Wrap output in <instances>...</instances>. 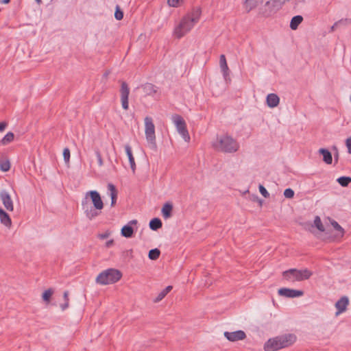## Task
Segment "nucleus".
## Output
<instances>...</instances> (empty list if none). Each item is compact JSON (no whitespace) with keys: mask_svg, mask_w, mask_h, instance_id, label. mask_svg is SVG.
I'll use <instances>...</instances> for the list:
<instances>
[{"mask_svg":"<svg viewBox=\"0 0 351 351\" xmlns=\"http://www.w3.org/2000/svg\"><path fill=\"white\" fill-rule=\"evenodd\" d=\"M82 208L90 220L99 215L100 210L104 208V202L99 193L97 191H88L82 201Z\"/></svg>","mask_w":351,"mask_h":351,"instance_id":"obj_1","label":"nucleus"},{"mask_svg":"<svg viewBox=\"0 0 351 351\" xmlns=\"http://www.w3.org/2000/svg\"><path fill=\"white\" fill-rule=\"evenodd\" d=\"M296 340L293 334H285L269 339L264 345L265 351H276L292 345Z\"/></svg>","mask_w":351,"mask_h":351,"instance_id":"obj_2","label":"nucleus"},{"mask_svg":"<svg viewBox=\"0 0 351 351\" xmlns=\"http://www.w3.org/2000/svg\"><path fill=\"white\" fill-rule=\"evenodd\" d=\"M213 146L216 149L225 153H234L239 148L238 142L228 135L218 136Z\"/></svg>","mask_w":351,"mask_h":351,"instance_id":"obj_3","label":"nucleus"},{"mask_svg":"<svg viewBox=\"0 0 351 351\" xmlns=\"http://www.w3.org/2000/svg\"><path fill=\"white\" fill-rule=\"evenodd\" d=\"M312 275L313 272L306 268L304 269H289L282 272L283 278L291 282L308 280Z\"/></svg>","mask_w":351,"mask_h":351,"instance_id":"obj_4","label":"nucleus"},{"mask_svg":"<svg viewBox=\"0 0 351 351\" xmlns=\"http://www.w3.org/2000/svg\"><path fill=\"white\" fill-rule=\"evenodd\" d=\"M122 276L121 272L116 269H108L101 271L96 278V282L102 285H109L117 282Z\"/></svg>","mask_w":351,"mask_h":351,"instance_id":"obj_5","label":"nucleus"},{"mask_svg":"<svg viewBox=\"0 0 351 351\" xmlns=\"http://www.w3.org/2000/svg\"><path fill=\"white\" fill-rule=\"evenodd\" d=\"M144 121L145 134L148 146L152 149L155 150L157 148V145L156 142L155 125L153 123V119L150 117H146Z\"/></svg>","mask_w":351,"mask_h":351,"instance_id":"obj_6","label":"nucleus"},{"mask_svg":"<svg viewBox=\"0 0 351 351\" xmlns=\"http://www.w3.org/2000/svg\"><path fill=\"white\" fill-rule=\"evenodd\" d=\"M171 120L175 124L178 133L186 142H189L190 141V136L184 119L180 115L175 114L172 115Z\"/></svg>","mask_w":351,"mask_h":351,"instance_id":"obj_7","label":"nucleus"},{"mask_svg":"<svg viewBox=\"0 0 351 351\" xmlns=\"http://www.w3.org/2000/svg\"><path fill=\"white\" fill-rule=\"evenodd\" d=\"M195 24V23L192 21V19H189V16H185L181 21L180 25L176 28L174 34L180 38L189 32Z\"/></svg>","mask_w":351,"mask_h":351,"instance_id":"obj_8","label":"nucleus"},{"mask_svg":"<svg viewBox=\"0 0 351 351\" xmlns=\"http://www.w3.org/2000/svg\"><path fill=\"white\" fill-rule=\"evenodd\" d=\"M278 293L280 296L294 298L302 296L304 295V291L302 290H296L289 288H280L278 289Z\"/></svg>","mask_w":351,"mask_h":351,"instance_id":"obj_9","label":"nucleus"},{"mask_svg":"<svg viewBox=\"0 0 351 351\" xmlns=\"http://www.w3.org/2000/svg\"><path fill=\"white\" fill-rule=\"evenodd\" d=\"M120 93H121V100L122 108L124 110H128L129 108L128 97H129V94H130V89H129V87L125 82H123L121 83Z\"/></svg>","mask_w":351,"mask_h":351,"instance_id":"obj_10","label":"nucleus"},{"mask_svg":"<svg viewBox=\"0 0 351 351\" xmlns=\"http://www.w3.org/2000/svg\"><path fill=\"white\" fill-rule=\"evenodd\" d=\"M0 199L4 207L8 211H12L14 210L12 199L10 195L6 190L3 189L0 191Z\"/></svg>","mask_w":351,"mask_h":351,"instance_id":"obj_11","label":"nucleus"},{"mask_svg":"<svg viewBox=\"0 0 351 351\" xmlns=\"http://www.w3.org/2000/svg\"><path fill=\"white\" fill-rule=\"evenodd\" d=\"M138 223L136 219L130 221L126 225L123 226L121 230V236L125 238H132L134 235L133 225H136Z\"/></svg>","mask_w":351,"mask_h":351,"instance_id":"obj_12","label":"nucleus"},{"mask_svg":"<svg viewBox=\"0 0 351 351\" xmlns=\"http://www.w3.org/2000/svg\"><path fill=\"white\" fill-rule=\"evenodd\" d=\"M225 337L230 341H237L239 340H243L246 337V335L244 331L239 330L234 332H224Z\"/></svg>","mask_w":351,"mask_h":351,"instance_id":"obj_13","label":"nucleus"},{"mask_svg":"<svg viewBox=\"0 0 351 351\" xmlns=\"http://www.w3.org/2000/svg\"><path fill=\"white\" fill-rule=\"evenodd\" d=\"M331 225L337 232L335 235L330 237V241H335L336 239L342 238L344 234L343 228L335 220L331 221Z\"/></svg>","mask_w":351,"mask_h":351,"instance_id":"obj_14","label":"nucleus"},{"mask_svg":"<svg viewBox=\"0 0 351 351\" xmlns=\"http://www.w3.org/2000/svg\"><path fill=\"white\" fill-rule=\"evenodd\" d=\"M108 195L111 199L110 206L112 207H113L115 206L116 202H117L118 191H117L115 186L112 183L108 184Z\"/></svg>","mask_w":351,"mask_h":351,"instance_id":"obj_15","label":"nucleus"},{"mask_svg":"<svg viewBox=\"0 0 351 351\" xmlns=\"http://www.w3.org/2000/svg\"><path fill=\"white\" fill-rule=\"evenodd\" d=\"M141 88L145 96H152L158 91V87L151 83H146L142 85Z\"/></svg>","mask_w":351,"mask_h":351,"instance_id":"obj_16","label":"nucleus"},{"mask_svg":"<svg viewBox=\"0 0 351 351\" xmlns=\"http://www.w3.org/2000/svg\"><path fill=\"white\" fill-rule=\"evenodd\" d=\"M349 304V300L347 296L341 297L335 304V307L338 310L337 314L346 311Z\"/></svg>","mask_w":351,"mask_h":351,"instance_id":"obj_17","label":"nucleus"},{"mask_svg":"<svg viewBox=\"0 0 351 351\" xmlns=\"http://www.w3.org/2000/svg\"><path fill=\"white\" fill-rule=\"evenodd\" d=\"M219 65L221 70V72L223 73V77L225 80L227 79V77L229 75V68L227 64L226 56L223 54H221L219 58Z\"/></svg>","mask_w":351,"mask_h":351,"instance_id":"obj_18","label":"nucleus"},{"mask_svg":"<svg viewBox=\"0 0 351 351\" xmlns=\"http://www.w3.org/2000/svg\"><path fill=\"white\" fill-rule=\"evenodd\" d=\"M266 102L269 107L275 108L279 104L280 98L276 94L270 93L267 96Z\"/></svg>","mask_w":351,"mask_h":351,"instance_id":"obj_19","label":"nucleus"},{"mask_svg":"<svg viewBox=\"0 0 351 351\" xmlns=\"http://www.w3.org/2000/svg\"><path fill=\"white\" fill-rule=\"evenodd\" d=\"M318 152L320 155H322L323 156V161L328 164V165H330L332 163V154L331 152L326 149V148H320L319 150H318Z\"/></svg>","mask_w":351,"mask_h":351,"instance_id":"obj_20","label":"nucleus"},{"mask_svg":"<svg viewBox=\"0 0 351 351\" xmlns=\"http://www.w3.org/2000/svg\"><path fill=\"white\" fill-rule=\"evenodd\" d=\"M0 221L5 226L10 228L12 221L10 215L1 208H0Z\"/></svg>","mask_w":351,"mask_h":351,"instance_id":"obj_21","label":"nucleus"},{"mask_svg":"<svg viewBox=\"0 0 351 351\" xmlns=\"http://www.w3.org/2000/svg\"><path fill=\"white\" fill-rule=\"evenodd\" d=\"M125 150L126 154L129 159L130 167H131L132 171L134 172L135 169H136V163H135L134 158L132 154V148L130 146V145L127 144L125 145Z\"/></svg>","mask_w":351,"mask_h":351,"instance_id":"obj_22","label":"nucleus"},{"mask_svg":"<svg viewBox=\"0 0 351 351\" xmlns=\"http://www.w3.org/2000/svg\"><path fill=\"white\" fill-rule=\"evenodd\" d=\"M173 210V205L171 203H165L162 208V215L165 219H169L171 217Z\"/></svg>","mask_w":351,"mask_h":351,"instance_id":"obj_23","label":"nucleus"},{"mask_svg":"<svg viewBox=\"0 0 351 351\" xmlns=\"http://www.w3.org/2000/svg\"><path fill=\"white\" fill-rule=\"evenodd\" d=\"M263 3V0H245L244 5L247 12H250L259 4Z\"/></svg>","mask_w":351,"mask_h":351,"instance_id":"obj_24","label":"nucleus"},{"mask_svg":"<svg viewBox=\"0 0 351 351\" xmlns=\"http://www.w3.org/2000/svg\"><path fill=\"white\" fill-rule=\"evenodd\" d=\"M201 13H202V11L199 8H195L193 9V10L191 13H189L186 15V16H189V19H192V21H193L196 23H197V21L199 19Z\"/></svg>","mask_w":351,"mask_h":351,"instance_id":"obj_25","label":"nucleus"},{"mask_svg":"<svg viewBox=\"0 0 351 351\" xmlns=\"http://www.w3.org/2000/svg\"><path fill=\"white\" fill-rule=\"evenodd\" d=\"M303 17L301 15H296L293 16L290 22V28L293 30L298 29L299 25L302 22Z\"/></svg>","mask_w":351,"mask_h":351,"instance_id":"obj_26","label":"nucleus"},{"mask_svg":"<svg viewBox=\"0 0 351 351\" xmlns=\"http://www.w3.org/2000/svg\"><path fill=\"white\" fill-rule=\"evenodd\" d=\"M162 221L158 217H155L151 219L149 223V228L154 231L158 230L162 227Z\"/></svg>","mask_w":351,"mask_h":351,"instance_id":"obj_27","label":"nucleus"},{"mask_svg":"<svg viewBox=\"0 0 351 351\" xmlns=\"http://www.w3.org/2000/svg\"><path fill=\"white\" fill-rule=\"evenodd\" d=\"M14 138V133L9 132H8L4 137L1 140L0 144L2 145H5L11 143Z\"/></svg>","mask_w":351,"mask_h":351,"instance_id":"obj_28","label":"nucleus"},{"mask_svg":"<svg viewBox=\"0 0 351 351\" xmlns=\"http://www.w3.org/2000/svg\"><path fill=\"white\" fill-rule=\"evenodd\" d=\"M337 182L343 187L348 186L351 183V177L341 176L337 178Z\"/></svg>","mask_w":351,"mask_h":351,"instance_id":"obj_29","label":"nucleus"},{"mask_svg":"<svg viewBox=\"0 0 351 351\" xmlns=\"http://www.w3.org/2000/svg\"><path fill=\"white\" fill-rule=\"evenodd\" d=\"M351 21L348 19H341L339 21L335 22L333 25L331 26L330 32H334L335 29L339 28V24H350Z\"/></svg>","mask_w":351,"mask_h":351,"instance_id":"obj_30","label":"nucleus"},{"mask_svg":"<svg viewBox=\"0 0 351 351\" xmlns=\"http://www.w3.org/2000/svg\"><path fill=\"white\" fill-rule=\"evenodd\" d=\"M160 254V251L158 248H154L149 250L148 257L149 259L155 261L159 258Z\"/></svg>","mask_w":351,"mask_h":351,"instance_id":"obj_31","label":"nucleus"},{"mask_svg":"<svg viewBox=\"0 0 351 351\" xmlns=\"http://www.w3.org/2000/svg\"><path fill=\"white\" fill-rule=\"evenodd\" d=\"M314 226L321 232H324L325 228L321 219L319 216H316L314 219Z\"/></svg>","mask_w":351,"mask_h":351,"instance_id":"obj_32","label":"nucleus"},{"mask_svg":"<svg viewBox=\"0 0 351 351\" xmlns=\"http://www.w3.org/2000/svg\"><path fill=\"white\" fill-rule=\"evenodd\" d=\"M63 298L64 300V302L60 304V307L62 311L66 310L69 307V291H65L63 293Z\"/></svg>","mask_w":351,"mask_h":351,"instance_id":"obj_33","label":"nucleus"},{"mask_svg":"<svg viewBox=\"0 0 351 351\" xmlns=\"http://www.w3.org/2000/svg\"><path fill=\"white\" fill-rule=\"evenodd\" d=\"M53 293V291L51 289H49L46 291H45V292L43 293V300L45 301V302H49L50 300V298L52 295V294Z\"/></svg>","mask_w":351,"mask_h":351,"instance_id":"obj_34","label":"nucleus"},{"mask_svg":"<svg viewBox=\"0 0 351 351\" xmlns=\"http://www.w3.org/2000/svg\"><path fill=\"white\" fill-rule=\"evenodd\" d=\"M114 17L118 21H120L123 18V12L121 10L119 5H118L116 6Z\"/></svg>","mask_w":351,"mask_h":351,"instance_id":"obj_35","label":"nucleus"},{"mask_svg":"<svg viewBox=\"0 0 351 351\" xmlns=\"http://www.w3.org/2000/svg\"><path fill=\"white\" fill-rule=\"evenodd\" d=\"M283 194L286 198L291 199L294 197L295 193L293 189H291V188H288L284 191Z\"/></svg>","mask_w":351,"mask_h":351,"instance_id":"obj_36","label":"nucleus"},{"mask_svg":"<svg viewBox=\"0 0 351 351\" xmlns=\"http://www.w3.org/2000/svg\"><path fill=\"white\" fill-rule=\"evenodd\" d=\"M10 168V164L9 161L2 162L0 164V169L1 171L5 172L8 171Z\"/></svg>","mask_w":351,"mask_h":351,"instance_id":"obj_37","label":"nucleus"},{"mask_svg":"<svg viewBox=\"0 0 351 351\" xmlns=\"http://www.w3.org/2000/svg\"><path fill=\"white\" fill-rule=\"evenodd\" d=\"M258 189H259V191H260L261 194L264 197L267 198L269 197V193H268L267 189L263 185L260 184L258 186Z\"/></svg>","mask_w":351,"mask_h":351,"instance_id":"obj_38","label":"nucleus"},{"mask_svg":"<svg viewBox=\"0 0 351 351\" xmlns=\"http://www.w3.org/2000/svg\"><path fill=\"white\" fill-rule=\"evenodd\" d=\"M167 295V294L163 291H161L158 294V295L154 299V302L155 303H157V302H159L160 301H161L165 296Z\"/></svg>","mask_w":351,"mask_h":351,"instance_id":"obj_39","label":"nucleus"},{"mask_svg":"<svg viewBox=\"0 0 351 351\" xmlns=\"http://www.w3.org/2000/svg\"><path fill=\"white\" fill-rule=\"evenodd\" d=\"M63 157L65 162H69L70 159V150L66 147L63 150Z\"/></svg>","mask_w":351,"mask_h":351,"instance_id":"obj_40","label":"nucleus"},{"mask_svg":"<svg viewBox=\"0 0 351 351\" xmlns=\"http://www.w3.org/2000/svg\"><path fill=\"white\" fill-rule=\"evenodd\" d=\"M181 1L182 0H168L167 2L169 6L176 8L179 6Z\"/></svg>","mask_w":351,"mask_h":351,"instance_id":"obj_41","label":"nucleus"},{"mask_svg":"<svg viewBox=\"0 0 351 351\" xmlns=\"http://www.w3.org/2000/svg\"><path fill=\"white\" fill-rule=\"evenodd\" d=\"M110 232L109 230H107L104 233L99 234L98 237L100 239L103 240V239H106L110 237Z\"/></svg>","mask_w":351,"mask_h":351,"instance_id":"obj_42","label":"nucleus"},{"mask_svg":"<svg viewBox=\"0 0 351 351\" xmlns=\"http://www.w3.org/2000/svg\"><path fill=\"white\" fill-rule=\"evenodd\" d=\"M346 144L348 148V152L351 154V137L346 139Z\"/></svg>","mask_w":351,"mask_h":351,"instance_id":"obj_43","label":"nucleus"},{"mask_svg":"<svg viewBox=\"0 0 351 351\" xmlns=\"http://www.w3.org/2000/svg\"><path fill=\"white\" fill-rule=\"evenodd\" d=\"M96 155H97V158L99 165V166H102L103 165V160H102V158H101V156L100 153L99 152H96Z\"/></svg>","mask_w":351,"mask_h":351,"instance_id":"obj_44","label":"nucleus"},{"mask_svg":"<svg viewBox=\"0 0 351 351\" xmlns=\"http://www.w3.org/2000/svg\"><path fill=\"white\" fill-rule=\"evenodd\" d=\"M7 126V123L5 122H0V132H3Z\"/></svg>","mask_w":351,"mask_h":351,"instance_id":"obj_45","label":"nucleus"},{"mask_svg":"<svg viewBox=\"0 0 351 351\" xmlns=\"http://www.w3.org/2000/svg\"><path fill=\"white\" fill-rule=\"evenodd\" d=\"M173 289V287L171 285L167 286L165 289H164L162 291L167 295L168 293H169Z\"/></svg>","mask_w":351,"mask_h":351,"instance_id":"obj_46","label":"nucleus"},{"mask_svg":"<svg viewBox=\"0 0 351 351\" xmlns=\"http://www.w3.org/2000/svg\"><path fill=\"white\" fill-rule=\"evenodd\" d=\"M113 244H114V241L112 239H110L106 243V246L107 247H110Z\"/></svg>","mask_w":351,"mask_h":351,"instance_id":"obj_47","label":"nucleus"},{"mask_svg":"<svg viewBox=\"0 0 351 351\" xmlns=\"http://www.w3.org/2000/svg\"><path fill=\"white\" fill-rule=\"evenodd\" d=\"M333 148H334V149H335V150H336V153L334 154L335 160L336 161H337V160H338V156H339L338 152H337V148L335 146H334V147H333Z\"/></svg>","mask_w":351,"mask_h":351,"instance_id":"obj_48","label":"nucleus"},{"mask_svg":"<svg viewBox=\"0 0 351 351\" xmlns=\"http://www.w3.org/2000/svg\"><path fill=\"white\" fill-rule=\"evenodd\" d=\"M10 0H1V3H3V4H7L8 3H10Z\"/></svg>","mask_w":351,"mask_h":351,"instance_id":"obj_49","label":"nucleus"},{"mask_svg":"<svg viewBox=\"0 0 351 351\" xmlns=\"http://www.w3.org/2000/svg\"><path fill=\"white\" fill-rule=\"evenodd\" d=\"M349 24H339V28L341 27H346L348 26Z\"/></svg>","mask_w":351,"mask_h":351,"instance_id":"obj_50","label":"nucleus"},{"mask_svg":"<svg viewBox=\"0 0 351 351\" xmlns=\"http://www.w3.org/2000/svg\"><path fill=\"white\" fill-rule=\"evenodd\" d=\"M35 1H36V2L38 5H40V4L43 3L42 0H35Z\"/></svg>","mask_w":351,"mask_h":351,"instance_id":"obj_51","label":"nucleus"}]
</instances>
